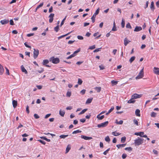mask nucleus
<instances>
[{"instance_id": "obj_45", "label": "nucleus", "mask_w": 159, "mask_h": 159, "mask_svg": "<svg viewBox=\"0 0 159 159\" xmlns=\"http://www.w3.org/2000/svg\"><path fill=\"white\" fill-rule=\"evenodd\" d=\"M99 8H98L96 11L95 13L93 14V15L95 16L98 14L99 13Z\"/></svg>"}, {"instance_id": "obj_49", "label": "nucleus", "mask_w": 159, "mask_h": 159, "mask_svg": "<svg viewBox=\"0 0 159 159\" xmlns=\"http://www.w3.org/2000/svg\"><path fill=\"white\" fill-rule=\"evenodd\" d=\"M101 48L96 49L94 50L93 51V52H98L99 51H101Z\"/></svg>"}, {"instance_id": "obj_29", "label": "nucleus", "mask_w": 159, "mask_h": 159, "mask_svg": "<svg viewBox=\"0 0 159 159\" xmlns=\"http://www.w3.org/2000/svg\"><path fill=\"white\" fill-rule=\"evenodd\" d=\"M135 57L133 56L131 57L130 59L129 60V61L130 63H131L132 62H133L134 60H135Z\"/></svg>"}, {"instance_id": "obj_36", "label": "nucleus", "mask_w": 159, "mask_h": 159, "mask_svg": "<svg viewBox=\"0 0 159 159\" xmlns=\"http://www.w3.org/2000/svg\"><path fill=\"white\" fill-rule=\"evenodd\" d=\"M87 110L88 109L87 108L83 109L79 113V115H81L84 114L85 112H86Z\"/></svg>"}, {"instance_id": "obj_1", "label": "nucleus", "mask_w": 159, "mask_h": 159, "mask_svg": "<svg viewBox=\"0 0 159 159\" xmlns=\"http://www.w3.org/2000/svg\"><path fill=\"white\" fill-rule=\"evenodd\" d=\"M143 139L138 137L137 139L134 140V144L135 146H139L141 145L143 142Z\"/></svg>"}, {"instance_id": "obj_18", "label": "nucleus", "mask_w": 159, "mask_h": 159, "mask_svg": "<svg viewBox=\"0 0 159 159\" xmlns=\"http://www.w3.org/2000/svg\"><path fill=\"white\" fill-rule=\"evenodd\" d=\"M100 114L98 115L97 116V118L99 120H102L104 118V116L103 115L100 116Z\"/></svg>"}, {"instance_id": "obj_63", "label": "nucleus", "mask_w": 159, "mask_h": 159, "mask_svg": "<svg viewBox=\"0 0 159 159\" xmlns=\"http://www.w3.org/2000/svg\"><path fill=\"white\" fill-rule=\"evenodd\" d=\"M114 107H112L109 110L108 112L110 113L114 109Z\"/></svg>"}, {"instance_id": "obj_11", "label": "nucleus", "mask_w": 159, "mask_h": 159, "mask_svg": "<svg viewBox=\"0 0 159 159\" xmlns=\"http://www.w3.org/2000/svg\"><path fill=\"white\" fill-rule=\"evenodd\" d=\"M154 73L157 75H159V68H157L156 67H154V68L153 70Z\"/></svg>"}, {"instance_id": "obj_55", "label": "nucleus", "mask_w": 159, "mask_h": 159, "mask_svg": "<svg viewBox=\"0 0 159 159\" xmlns=\"http://www.w3.org/2000/svg\"><path fill=\"white\" fill-rule=\"evenodd\" d=\"M123 122V120H120L119 122L117 121V122H116V123L118 124L122 125V124Z\"/></svg>"}, {"instance_id": "obj_47", "label": "nucleus", "mask_w": 159, "mask_h": 159, "mask_svg": "<svg viewBox=\"0 0 159 159\" xmlns=\"http://www.w3.org/2000/svg\"><path fill=\"white\" fill-rule=\"evenodd\" d=\"M112 134L115 136H117L120 134L116 132H112Z\"/></svg>"}, {"instance_id": "obj_38", "label": "nucleus", "mask_w": 159, "mask_h": 159, "mask_svg": "<svg viewBox=\"0 0 159 159\" xmlns=\"http://www.w3.org/2000/svg\"><path fill=\"white\" fill-rule=\"evenodd\" d=\"M95 17H96V16L94 15H93V16L91 17V19L92 20V21L93 23L95 21Z\"/></svg>"}, {"instance_id": "obj_44", "label": "nucleus", "mask_w": 159, "mask_h": 159, "mask_svg": "<svg viewBox=\"0 0 159 159\" xmlns=\"http://www.w3.org/2000/svg\"><path fill=\"white\" fill-rule=\"evenodd\" d=\"M111 83L113 85H116L118 83V81L112 80L111 81Z\"/></svg>"}, {"instance_id": "obj_48", "label": "nucleus", "mask_w": 159, "mask_h": 159, "mask_svg": "<svg viewBox=\"0 0 159 159\" xmlns=\"http://www.w3.org/2000/svg\"><path fill=\"white\" fill-rule=\"evenodd\" d=\"M71 92L68 91L66 93V96L67 97H70L71 96Z\"/></svg>"}, {"instance_id": "obj_41", "label": "nucleus", "mask_w": 159, "mask_h": 159, "mask_svg": "<svg viewBox=\"0 0 159 159\" xmlns=\"http://www.w3.org/2000/svg\"><path fill=\"white\" fill-rule=\"evenodd\" d=\"M105 139L106 142H109L110 141V139L108 136L106 137L105 138Z\"/></svg>"}, {"instance_id": "obj_6", "label": "nucleus", "mask_w": 159, "mask_h": 159, "mask_svg": "<svg viewBox=\"0 0 159 159\" xmlns=\"http://www.w3.org/2000/svg\"><path fill=\"white\" fill-rule=\"evenodd\" d=\"M34 50L33 57L34 59H36L37 57L39 54V51L38 49H36L34 48Z\"/></svg>"}, {"instance_id": "obj_30", "label": "nucleus", "mask_w": 159, "mask_h": 159, "mask_svg": "<svg viewBox=\"0 0 159 159\" xmlns=\"http://www.w3.org/2000/svg\"><path fill=\"white\" fill-rule=\"evenodd\" d=\"M126 138L124 136L121 138V142L122 143H124L125 141Z\"/></svg>"}, {"instance_id": "obj_4", "label": "nucleus", "mask_w": 159, "mask_h": 159, "mask_svg": "<svg viewBox=\"0 0 159 159\" xmlns=\"http://www.w3.org/2000/svg\"><path fill=\"white\" fill-rule=\"evenodd\" d=\"M108 124V121H106L98 125L97 126L98 128L104 127L106 126Z\"/></svg>"}, {"instance_id": "obj_35", "label": "nucleus", "mask_w": 159, "mask_h": 159, "mask_svg": "<svg viewBox=\"0 0 159 159\" xmlns=\"http://www.w3.org/2000/svg\"><path fill=\"white\" fill-rule=\"evenodd\" d=\"M81 132L82 131H81V130H76L72 132V133L73 134H77V133H81Z\"/></svg>"}, {"instance_id": "obj_33", "label": "nucleus", "mask_w": 159, "mask_h": 159, "mask_svg": "<svg viewBox=\"0 0 159 159\" xmlns=\"http://www.w3.org/2000/svg\"><path fill=\"white\" fill-rule=\"evenodd\" d=\"M68 136V135H61L59 136V137L61 139H65L66 137Z\"/></svg>"}, {"instance_id": "obj_3", "label": "nucleus", "mask_w": 159, "mask_h": 159, "mask_svg": "<svg viewBox=\"0 0 159 159\" xmlns=\"http://www.w3.org/2000/svg\"><path fill=\"white\" fill-rule=\"evenodd\" d=\"M143 76V69L140 70L138 75L135 78L136 80H137L142 78Z\"/></svg>"}, {"instance_id": "obj_60", "label": "nucleus", "mask_w": 159, "mask_h": 159, "mask_svg": "<svg viewBox=\"0 0 159 159\" xmlns=\"http://www.w3.org/2000/svg\"><path fill=\"white\" fill-rule=\"evenodd\" d=\"M99 67L100 68V70H102L104 69V67L102 65H101L99 66Z\"/></svg>"}, {"instance_id": "obj_42", "label": "nucleus", "mask_w": 159, "mask_h": 159, "mask_svg": "<svg viewBox=\"0 0 159 159\" xmlns=\"http://www.w3.org/2000/svg\"><path fill=\"white\" fill-rule=\"evenodd\" d=\"M83 82V81L81 79L79 78L78 79V84L79 85H81Z\"/></svg>"}, {"instance_id": "obj_61", "label": "nucleus", "mask_w": 159, "mask_h": 159, "mask_svg": "<svg viewBox=\"0 0 159 159\" xmlns=\"http://www.w3.org/2000/svg\"><path fill=\"white\" fill-rule=\"evenodd\" d=\"M10 25H14L13 21L12 19L10 20Z\"/></svg>"}, {"instance_id": "obj_15", "label": "nucleus", "mask_w": 159, "mask_h": 159, "mask_svg": "<svg viewBox=\"0 0 159 159\" xmlns=\"http://www.w3.org/2000/svg\"><path fill=\"white\" fill-rule=\"evenodd\" d=\"M130 41L127 39L126 38H125L124 39V44L125 46L127 45L130 42Z\"/></svg>"}, {"instance_id": "obj_27", "label": "nucleus", "mask_w": 159, "mask_h": 159, "mask_svg": "<svg viewBox=\"0 0 159 159\" xmlns=\"http://www.w3.org/2000/svg\"><path fill=\"white\" fill-rule=\"evenodd\" d=\"M92 99L93 98L88 99L86 101V104H87L90 103L92 102Z\"/></svg>"}, {"instance_id": "obj_32", "label": "nucleus", "mask_w": 159, "mask_h": 159, "mask_svg": "<svg viewBox=\"0 0 159 159\" xmlns=\"http://www.w3.org/2000/svg\"><path fill=\"white\" fill-rule=\"evenodd\" d=\"M95 89L98 92H99L101 91V88L100 87H96Z\"/></svg>"}, {"instance_id": "obj_40", "label": "nucleus", "mask_w": 159, "mask_h": 159, "mask_svg": "<svg viewBox=\"0 0 159 159\" xmlns=\"http://www.w3.org/2000/svg\"><path fill=\"white\" fill-rule=\"evenodd\" d=\"M80 48H79L77 50L75 51L73 54H74V56H76V53H78V52H80Z\"/></svg>"}, {"instance_id": "obj_28", "label": "nucleus", "mask_w": 159, "mask_h": 159, "mask_svg": "<svg viewBox=\"0 0 159 159\" xmlns=\"http://www.w3.org/2000/svg\"><path fill=\"white\" fill-rule=\"evenodd\" d=\"M71 32H69V33H67V34H65V35H62L61 36L59 37H58V39H61V38H62L63 37H64L65 36H66L70 34Z\"/></svg>"}, {"instance_id": "obj_23", "label": "nucleus", "mask_w": 159, "mask_h": 159, "mask_svg": "<svg viewBox=\"0 0 159 159\" xmlns=\"http://www.w3.org/2000/svg\"><path fill=\"white\" fill-rule=\"evenodd\" d=\"M71 148L69 144L68 145L66 148V153H68L70 149Z\"/></svg>"}, {"instance_id": "obj_12", "label": "nucleus", "mask_w": 159, "mask_h": 159, "mask_svg": "<svg viewBox=\"0 0 159 159\" xmlns=\"http://www.w3.org/2000/svg\"><path fill=\"white\" fill-rule=\"evenodd\" d=\"M142 30V28L141 27L136 26L135 27L134 31H135V32H138V31L141 30Z\"/></svg>"}, {"instance_id": "obj_34", "label": "nucleus", "mask_w": 159, "mask_h": 159, "mask_svg": "<svg viewBox=\"0 0 159 159\" xmlns=\"http://www.w3.org/2000/svg\"><path fill=\"white\" fill-rule=\"evenodd\" d=\"M54 30L56 32H57L59 30V25H57L56 27L54 28Z\"/></svg>"}, {"instance_id": "obj_64", "label": "nucleus", "mask_w": 159, "mask_h": 159, "mask_svg": "<svg viewBox=\"0 0 159 159\" xmlns=\"http://www.w3.org/2000/svg\"><path fill=\"white\" fill-rule=\"evenodd\" d=\"M127 157V155L125 153H124L122 154V157L123 159H125Z\"/></svg>"}, {"instance_id": "obj_25", "label": "nucleus", "mask_w": 159, "mask_h": 159, "mask_svg": "<svg viewBox=\"0 0 159 159\" xmlns=\"http://www.w3.org/2000/svg\"><path fill=\"white\" fill-rule=\"evenodd\" d=\"M40 138L42 139H43V140H44L46 141H47V142H50V139H48L46 137H44V136H43V137H40Z\"/></svg>"}, {"instance_id": "obj_43", "label": "nucleus", "mask_w": 159, "mask_h": 159, "mask_svg": "<svg viewBox=\"0 0 159 159\" xmlns=\"http://www.w3.org/2000/svg\"><path fill=\"white\" fill-rule=\"evenodd\" d=\"M126 28H129L130 29H131L132 27L130 25V24L129 23H128L126 25Z\"/></svg>"}, {"instance_id": "obj_21", "label": "nucleus", "mask_w": 159, "mask_h": 159, "mask_svg": "<svg viewBox=\"0 0 159 159\" xmlns=\"http://www.w3.org/2000/svg\"><path fill=\"white\" fill-rule=\"evenodd\" d=\"M126 145V144H118L116 145L117 147L118 148H120L124 147H125Z\"/></svg>"}, {"instance_id": "obj_57", "label": "nucleus", "mask_w": 159, "mask_h": 159, "mask_svg": "<svg viewBox=\"0 0 159 159\" xmlns=\"http://www.w3.org/2000/svg\"><path fill=\"white\" fill-rule=\"evenodd\" d=\"M34 116L36 119H38L39 118V116L37 114H34Z\"/></svg>"}, {"instance_id": "obj_20", "label": "nucleus", "mask_w": 159, "mask_h": 159, "mask_svg": "<svg viewBox=\"0 0 159 159\" xmlns=\"http://www.w3.org/2000/svg\"><path fill=\"white\" fill-rule=\"evenodd\" d=\"M140 111L139 109H137L135 111V115L136 116H140Z\"/></svg>"}, {"instance_id": "obj_2", "label": "nucleus", "mask_w": 159, "mask_h": 159, "mask_svg": "<svg viewBox=\"0 0 159 159\" xmlns=\"http://www.w3.org/2000/svg\"><path fill=\"white\" fill-rule=\"evenodd\" d=\"M49 61L52 62L54 64H57L59 62L60 60L58 58H55L54 57H52L49 59Z\"/></svg>"}, {"instance_id": "obj_22", "label": "nucleus", "mask_w": 159, "mask_h": 159, "mask_svg": "<svg viewBox=\"0 0 159 159\" xmlns=\"http://www.w3.org/2000/svg\"><path fill=\"white\" fill-rule=\"evenodd\" d=\"M134 99L133 98L131 97V98L129 100H128V103H134L135 102V100H134Z\"/></svg>"}, {"instance_id": "obj_14", "label": "nucleus", "mask_w": 159, "mask_h": 159, "mask_svg": "<svg viewBox=\"0 0 159 159\" xmlns=\"http://www.w3.org/2000/svg\"><path fill=\"white\" fill-rule=\"evenodd\" d=\"M20 68L22 72H24L25 74H27L28 72L26 70L25 68L23 65H21Z\"/></svg>"}, {"instance_id": "obj_10", "label": "nucleus", "mask_w": 159, "mask_h": 159, "mask_svg": "<svg viewBox=\"0 0 159 159\" xmlns=\"http://www.w3.org/2000/svg\"><path fill=\"white\" fill-rule=\"evenodd\" d=\"M81 137L82 139H84L85 140H90L92 139V137H88L84 135H81Z\"/></svg>"}, {"instance_id": "obj_51", "label": "nucleus", "mask_w": 159, "mask_h": 159, "mask_svg": "<svg viewBox=\"0 0 159 159\" xmlns=\"http://www.w3.org/2000/svg\"><path fill=\"white\" fill-rule=\"evenodd\" d=\"M66 16H65V17L61 21V25H60L61 26L64 24V21L66 18Z\"/></svg>"}, {"instance_id": "obj_13", "label": "nucleus", "mask_w": 159, "mask_h": 159, "mask_svg": "<svg viewBox=\"0 0 159 159\" xmlns=\"http://www.w3.org/2000/svg\"><path fill=\"white\" fill-rule=\"evenodd\" d=\"M9 22V20L4 19V20H1L0 21V23L2 25H5V24H7Z\"/></svg>"}, {"instance_id": "obj_5", "label": "nucleus", "mask_w": 159, "mask_h": 159, "mask_svg": "<svg viewBox=\"0 0 159 159\" xmlns=\"http://www.w3.org/2000/svg\"><path fill=\"white\" fill-rule=\"evenodd\" d=\"M144 133L143 132H139L135 133L134 134L138 136H139L142 137H147V135H144Z\"/></svg>"}, {"instance_id": "obj_62", "label": "nucleus", "mask_w": 159, "mask_h": 159, "mask_svg": "<svg viewBox=\"0 0 159 159\" xmlns=\"http://www.w3.org/2000/svg\"><path fill=\"white\" fill-rule=\"evenodd\" d=\"M26 111L28 114H29L30 113V111L29 110V106L28 105L27 106H26Z\"/></svg>"}, {"instance_id": "obj_46", "label": "nucleus", "mask_w": 159, "mask_h": 159, "mask_svg": "<svg viewBox=\"0 0 159 159\" xmlns=\"http://www.w3.org/2000/svg\"><path fill=\"white\" fill-rule=\"evenodd\" d=\"M126 150H128L129 151H131L132 150V148L131 147H127L125 148Z\"/></svg>"}, {"instance_id": "obj_19", "label": "nucleus", "mask_w": 159, "mask_h": 159, "mask_svg": "<svg viewBox=\"0 0 159 159\" xmlns=\"http://www.w3.org/2000/svg\"><path fill=\"white\" fill-rule=\"evenodd\" d=\"M150 8L153 11H154V10L155 9V7L154 5V2L153 1H152L151 2Z\"/></svg>"}, {"instance_id": "obj_31", "label": "nucleus", "mask_w": 159, "mask_h": 159, "mask_svg": "<svg viewBox=\"0 0 159 159\" xmlns=\"http://www.w3.org/2000/svg\"><path fill=\"white\" fill-rule=\"evenodd\" d=\"M48 63L49 61L47 59L44 60L43 61V65H44Z\"/></svg>"}, {"instance_id": "obj_37", "label": "nucleus", "mask_w": 159, "mask_h": 159, "mask_svg": "<svg viewBox=\"0 0 159 159\" xmlns=\"http://www.w3.org/2000/svg\"><path fill=\"white\" fill-rule=\"evenodd\" d=\"M157 114L154 112H152L151 113V117H155L156 116Z\"/></svg>"}, {"instance_id": "obj_54", "label": "nucleus", "mask_w": 159, "mask_h": 159, "mask_svg": "<svg viewBox=\"0 0 159 159\" xmlns=\"http://www.w3.org/2000/svg\"><path fill=\"white\" fill-rule=\"evenodd\" d=\"M74 57H75L74 55V54H72L71 55L69 56V57H67L66 58V59H70Z\"/></svg>"}, {"instance_id": "obj_50", "label": "nucleus", "mask_w": 159, "mask_h": 159, "mask_svg": "<svg viewBox=\"0 0 159 159\" xmlns=\"http://www.w3.org/2000/svg\"><path fill=\"white\" fill-rule=\"evenodd\" d=\"M43 4V2H42L39 5H38L37 7V9H38L39 8L42 7Z\"/></svg>"}, {"instance_id": "obj_39", "label": "nucleus", "mask_w": 159, "mask_h": 159, "mask_svg": "<svg viewBox=\"0 0 159 159\" xmlns=\"http://www.w3.org/2000/svg\"><path fill=\"white\" fill-rule=\"evenodd\" d=\"M134 123L137 126L139 125L138 122L137 120L134 119L133 120Z\"/></svg>"}, {"instance_id": "obj_26", "label": "nucleus", "mask_w": 159, "mask_h": 159, "mask_svg": "<svg viewBox=\"0 0 159 159\" xmlns=\"http://www.w3.org/2000/svg\"><path fill=\"white\" fill-rule=\"evenodd\" d=\"M121 27L122 28H123L125 26V21L123 19H122V22L121 23Z\"/></svg>"}, {"instance_id": "obj_58", "label": "nucleus", "mask_w": 159, "mask_h": 159, "mask_svg": "<svg viewBox=\"0 0 159 159\" xmlns=\"http://www.w3.org/2000/svg\"><path fill=\"white\" fill-rule=\"evenodd\" d=\"M95 48V45H93L90 47L89 49L91 50H93Z\"/></svg>"}, {"instance_id": "obj_56", "label": "nucleus", "mask_w": 159, "mask_h": 159, "mask_svg": "<svg viewBox=\"0 0 159 159\" xmlns=\"http://www.w3.org/2000/svg\"><path fill=\"white\" fill-rule=\"evenodd\" d=\"M38 141H39L40 143H42V144H43L44 145H45L46 144V142L45 141H44L43 140H42L40 139V140H38Z\"/></svg>"}, {"instance_id": "obj_8", "label": "nucleus", "mask_w": 159, "mask_h": 159, "mask_svg": "<svg viewBox=\"0 0 159 159\" xmlns=\"http://www.w3.org/2000/svg\"><path fill=\"white\" fill-rule=\"evenodd\" d=\"M54 16V14L53 13H51L49 15L48 17L50 18L49 19V21L50 23H51L53 21Z\"/></svg>"}, {"instance_id": "obj_59", "label": "nucleus", "mask_w": 159, "mask_h": 159, "mask_svg": "<svg viewBox=\"0 0 159 159\" xmlns=\"http://www.w3.org/2000/svg\"><path fill=\"white\" fill-rule=\"evenodd\" d=\"M77 37V38L80 40H83V37L80 35H78Z\"/></svg>"}, {"instance_id": "obj_7", "label": "nucleus", "mask_w": 159, "mask_h": 159, "mask_svg": "<svg viewBox=\"0 0 159 159\" xmlns=\"http://www.w3.org/2000/svg\"><path fill=\"white\" fill-rule=\"evenodd\" d=\"M54 16V14L53 13H51L49 15L48 17L50 18L49 19V21L50 23H51L53 21Z\"/></svg>"}, {"instance_id": "obj_53", "label": "nucleus", "mask_w": 159, "mask_h": 159, "mask_svg": "<svg viewBox=\"0 0 159 159\" xmlns=\"http://www.w3.org/2000/svg\"><path fill=\"white\" fill-rule=\"evenodd\" d=\"M110 150V148H109L108 149H107L106 151H104L103 153V154L104 155H106L107 153V152H108Z\"/></svg>"}, {"instance_id": "obj_9", "label": "nucleus", "mask_w": 159, "mask_h": 159, "mask_svg": "<svg viewBox=\"0 0 159 159\" xmlns=\"http://www.w3.org/2000/svg\"><path fill=\"white\" fill-rule=\"evenodd\" d=\"M141 97V94H138L135 93L132 96V98L134 99L140 98Z\"/></svg>"}, {"instance_id": "obj_16", "label": "nucleus", "mask_w": 159, "mask_h": 159, "mask_svg": "<svg viewBox=\"0 0 159 159\" xmlns=\"http://www.w3.org/2000/svg\"><path fill=\"white\" fill-rule=\"evenodd\" d=\"M4 71V69L3 66L0 64V75H2V74Z\"/></svg>"}, {"instance_id": "obj_24", "label": "nucleus", "mask_w": 159, "mask_h": 159, "mask_svg": "<svg viewBox=\"0 0 159 159\" xmlns=\"http://www.w3.org/2000/svg\"><path fill=\"white\" fill-rule=\"evenodd\" d=\"M65 114L64 111H62L60 110L59 111V114L62 116L63 117Z\"/></svg>"}, {"instance_id": "obj_17", "label": "nucleus", "mask_w": 159, "mask_h": 159, "mask_svg": "<svg viewBox=\"0 0 159 159\" xmlns=\"http://www.w3.org/2000/svg\"><path fill=\"white\" fill-rule=\"evenodd\" d=\"M17 101L15 100H13L12 101L13 106L14 108H16V107L17 106Z\"/></svg>"}, {"instance_id": "obj_52", "label": "nucleus", "mask_w": 159, "mask_h": 159, "mask_svg": "<svg viewBox=\"0 0 159 159\" xmlns=\"http://www.w3.org/2000/svg\"><path fill=\"white\" fill-rule=\"evenodd\" d=\"M85 92L86 90L83 89L80 92V93L82 95H84L85 93Z\"/></svg>"}]
</instances>
